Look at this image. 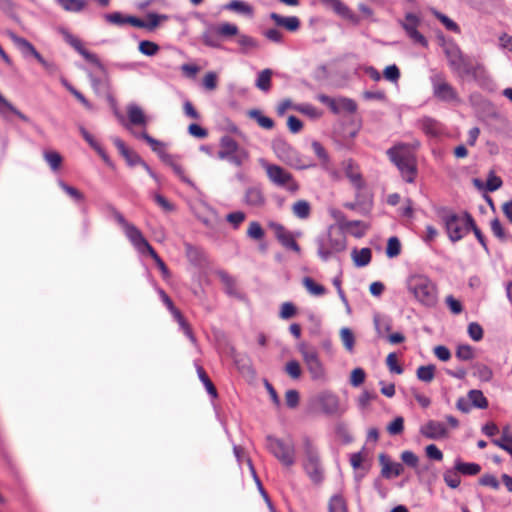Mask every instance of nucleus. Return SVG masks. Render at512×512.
<instances>
[{"instance_id":"49530a36","label":"nucleus","mask_w":512,"mask_h":512,"mask_svg":"<svg viewBox=\"0 0 512 512\" xmlns=\"http://www.w3.org/2000/svg\"><path fill=\"white\" fill-rule=\"evenodd\" d=\"M473 369L474 376L478 377L481 381L489 382L493 377L492 369L485 364L475 363Z\"/></svg>"},{"instance_id":"603ef678","label":"nucleus","mask_w":512,"mask_h":512,"mask_svg":"<svg viewBox=\"0 0 512 512\" xmlns=\"http://www.w3.org/2000/svg\"><path fill=\"white\" fill-rule=\"evenodd\" d=\"M434 16L445 26V28L448 31L460 33V27L458 26V24L445 14L438 11H434Z\"/></svg>"},{"instance_id":"ddd939ff","label":"nucleus","mask_w":512,"mask_h":512,"mask_svg":"<svg viewBox=\"0 0 512 512\" xmlns=\"http://www.w3.org/2000/svg\"><path fill=\"white\" fill-rule=\"evenodd\" d=\"M299 350L311 378L313 380L323 379L325 377V368L319 359L317 350L315 348L307 347L306 345H301Z\"/></svg>"},{"instance_id":"aec40b11","label":"nucleus","mask_w":512,"mask_h":512,"mask_svg":"<svg viewBox=\"0 0 512 512\" xmlns=\"http://www.w3.org/2000/svg\"><path fill=\"white\" fill-rule=\"evenodd\" d=\"M342 166L345 176L349 179L355 190L365 188L366 184L360 172L359 166L352 159L344 160Z\"/></svg>"},{"instance_id":"0eeeda50","label":"nucleus","mask_w":512,"mask_h":512,"mask_svg":"<svg viewBox=\"0 0 512 512\" xmlns=\"http://www.w3.org/2000/svg\"><path fill=\"white\" fill-rule=\"evenodd\" d=\"M303 448L305 455L303 468L314 484H321L324 480V470L319 453L309 437L303 439Z\"/></svg>"},{"instance_id":"79ce46f5","label":"nucleus","mask_w":512,"mask_h":512,"mask_svg":"<svg viewBox=\"0 0 512 512\" xmlns=\"http://www.w3.org/2000/svg\"><path fill=\"white\" fill-rule=\"evenodd\" d=\"M468 399L471 405L475 408L486 409L488 407V400L481 390H470L468 392Z\"/></svg>"},{"instance_id":"09e8293b","label":"nucleus","mask_w":512,"mask_h":512,"mask_svg":"<svg viewBox=\"0 0 512 512\" xmlns=\"http://www.w3.org/2000/svg\"><path fill=\"white\" fill-rule=\"evenodd\" d=\"M303 285L308 292L314 296H322L326 293V288L323 285L316 283L310 277H305L303 279Z\"/></svg>"},{"instance_id":"72a5a7b5","label":"nucleus","mask_w":512,"mask_h":512,"mask_svg":"<svg viewBox=\"0 0 512 512\" xmlns=\"http://www.w3.org/2000/svg\"><path fill=\"white\" fill-rule=\"evenodd\" d=\"M351 257L353 259L355 266L365 267L371 262L372 251L370 248L367 247L362 248L360 250L355 248L351 253Z\"/></svg>"},{"instance_id":"5701e85b","label":"nucleus","mask_w":512,"mask_h":512,"mask_svg":"<svg viewBox=\"0 0 512 512\" xmlns=\"http://www.w3.org/2000/svg\"><path fill=\"white\" fill-rule=\"evenodd\" d=\"M112 141L129 166L133 167L143 163L144 160L136 152L130 150L122 139L113 137Z\"/></svg>"},{"instance_id":"c03bdc74","label":"nucleus","mask_w":512,"mask_h":512,"mask_svg":"<svg viewBox=\"0 0 512 512\" xmlns=\"http://www.w3.org/2000/svg\"><path fill=\"white\" fill-rule=\"evenodd\" d=\"M459 474V471H457L454 466L453 468L445 470V472L443 473V480L448 487L456 489L459 487L461 483V478Z\"/></svg>"},{"instance_id":"2f4dec72","label":"nucleus","mask_w":512,"mask_h":512,"mask_svg":"<svg viewBox=\"0 0 512 512\" xmlns=\"http://www.w3.org/2000/svg\"><path fill=\"white\" fill-rule=\"evenodd\" d=\"M127 115L131 124L137 126H146L147 118L143 110L136 104H130L127 107Z\"/></svg>"},{"instance_id":"5fc2aeb1","label":"nucleus","mask_w":512,"mask_h":512,"mask_svg":"<svg viewBox=\"0 0 512 512\" xmlns=\"http://www.w3.org/2000/svg\"><path fill=\"white\" fill-rule=\"evenodd\" d=\"M455 355L462 361H469L475 356L473 347L468 344L458 345Z\"/></svg>"},{"instance_id":"a211bd4d","label":"nucleus","mask_w":512,"mask_h":512,"mask_svg":"<svg viewBox=\"0 0 512 512\" xmlns=\"http://www.w3.org/2000/svg\"><path fill=\"white\" fill-rule=\"evenodd\" d=\"M64 39L65 41L71 46L73 47L88 63L96 66L97 68L103 70L104 69V66L103 64L101 63L99 57L88 51L86 48H84L81 40L77 37H75L74 35H72L71 33L69 32H65L64 33Z\"/></svg>"},{"instance_id":"b1692460","label":"nucleus","mask_w":512,"mask_h":512,"mask_svg":"<svg viewBox=\"0 0 512 512\" xmlns=\"http://www.w3.org/2000/svg\"><path fill=\"white\" fill-rule=\"evenodd\" d=\"M9 37L24 57H34L37 60L41 55L27 39L20 37L13 32L9 33Z\"/></svg>"},{"instance_id":"c9c22d12","label":"nucleus","mask_w":512,"mask_h":512,"mask_svg":"<svg viewBox=\"0 0 512 512\" xmlns=\"http://www.w3.org/2000/svg\"><path fill=\"white\" fill-rule=\"evenodd\" d=\"M56 3L65 11L79 13L85 9L88 0H55Z\"/></svg>"},{"instance_id":"7c9ffc66","label":"nucleus","mask_w":512,"mask_h":512,"mask_svg":"<svg viewBox=\"0 0 512 512\" xmlns=\"http://www.w3.org/2000/svg\"><path fill=\"white\" fill-rule=\"evenodd\" d=\"M244 201L249 206L259 207L265 203V197L260 188L249 187L245 192Z\"/></svg>"},{"instance_id":"c756f323","label":"nucleus","mask_w":512,"mask_h":512,"mask_svg":"<svg viewBox=\"0 0 512 512\" xmlns=\"http://www.w3.org/2000/svg\"><path fill=\"white\" fill-rule=\"evenodd\" d=\"M419 126L426 135L431 137L440 135L442 131L440 123L431 117L420 119Z\"/></svg>"},{"instance_id":"2eb2a0df","label":"nucleus","mask_w":512,"mask_h":512,"mask_svg":"<svg viewBox=\"0 0 512 512\" xmlns=\"http://www.w3.org/2000/svg\"><path fill=\"white\" fill-rule=\"evenodd\" d=\"M420 23L421 20L417 15L414 13H407L404 21L401 22V26L414 44H418L426 48L428 47V41L425 36L418 31Z\"/></svg>"},{"instance_id":"f03ea898","label":"nucleus","mask_w":512,"mask_h":512,"mask_svg":"<svg viewBox=\"0 0 512 512\" xmlns=\"http://www.w3.org/2000/svg\"><path fill=\"white\" fill-rule=\"evenodd\" d=\"M408 291L413 294L418 303L426 308H434L438 303L436 284L427 276L416 274L407 280Z\"/></svg>"},{"instance_id":"7ed1b4c3","label":"nucleus","mask_w":512,"mask_h":512,"mask_svg":"<svg viewBox=\"0 0 512 512\" xmlns=\"http://www.w3.org/2000/svg\"><path fill=\"white\" fill-rule=\"evenodd\" d=\"M271 146L276 157L293 169L306 170L316 166L309 157L302 155L282 137L273 139Z\"/></svg>"},{"instance_id":"f8f14e48","label":"nucleus","mask_w":512,"mask_h":512,"mask_svg":"<svg viewBox=\"0 0 512 512\" xmlns=\"http://www.w3.org/2000/svg\"><path fill=\"white\" fill-rule=\"evenodd\" d=\"M346 249V239L342 233H329L326 240L318 242V255L323 261H328L334 254Z\"/></svg>"},{"instance_id":"e2e57ef3","label":"nucleus","mask_w":512,"mask_h":512,"mask_svg":"<svg viewBox=\"0 0 512 512\" xmlns=\"http://www.w3.org/2000/svg\"><path fill=\"white\" fill-rule=\"evenodd\" d=\"M297 313V308L292 302H284L280 307L279 317L281 319L287 320L295 316Z\"/></svg>"},{"instance_id":"37998d69","label":"nucleus","mask_w":512,"mask_h":512,"mask_svg":"<svg viewBox=\"0 0 512 512\" xmlns=\"http://www.w3.org/2000/svg\"><path fill=\"white\" fill-rule=\"evenodd\" d=\"M328 512H348L347 502L342 495L331 496L328 501Z\"/></svg>"},{"instance_id":"1a4fd4ad","label":"nucleus","mask_w":512,"mask_h":512,"mask_svg":"<svg viewBox=\"0 0 512 512\" xmlns=\"http://www.w3.org/2000/svg\"><path fill=\"white\" fill-rule=\"evenodd\" d=\"M266 446L284 466L291 467L296 462V449L292 440L284 441L274 436L266 437Z\"/></svg>"},{"instance_id":"cd10ccee","label":"nucleus","mask_w":512,"mask_h":512,"mask_svg":"<svg viewBox=\"0 0 512 512\" xmlns=\"http://www.w3.org/2000/svg\"><path fill=\"white\" fill-rule=\"evenodd\" d=\"M465 217V230L467 233L471 230L473 231L476 239L484 249L487 255H490V250L487 244L486 237L482 233V231L479 229V227L476 225L475 220L473 219L472 215L469 212H464Z\"/></svg>"},{"instance_id":"39448f33","label":"nucleus","mask_w":512,"mask_h":512,"mask_svg":"<svg viewBox=\"0 0 512 512\" xmlns=\"http://www.w3.org/2000/svg\"><path fill=\"white\" fill-rule=\"evenodd\" d=\"M219 146L220 149L217 152V157L220 160H225L236 167L243 166L249 160L248 150L241 147L229 135H224L220 138Z\"/></svg>"},{"instance_id":"69168bd1","label":"nucleus","mask_w":512,"mask_h":512,"mask_svg":"<svg viewBox=\"0 0 512 512\" xmlns=\"http://www.w3.org/2000/svg\"><path fill=\"white\" fill-rule=\"evenodd\" d=\"M469 337L474 341H480L483 338L484 331L480 324L477 322H471L467 329Z\"/></svg>"},{"instance_id":"6e6552de","label":"nucleus","mask_w":512,"mask_h":512,"mask_svg":"<svg viewBox=\"0 0 512 512\" xmlns=\"http://www.w3.org/2000/svg\"><path fill=\"white\" fill-rule=\"evenodd\" d=\"M260 163L266 172L267 178L273 185L284 188L292 194L298 192L300 185L289 171L280 165L269 163L263 159Z\"/></svg>"},{"instance_id":"a18cd8bd","label":"nucleus","mask_w":512,"mask_h":512,"mask_svg":"<svg viewBox=\"0 0 512 512\" xmlns=\"http://www.w3.org/2000/svg\"><path fill=\"white\" fill-rule=\"evenodd\" d=\"M43 157L53 171H57L60 168L63 159L57 151L45 150Z\"/></svg>"},{"instance_id":"9d476101","label":"nucleus","mask_w":512,"mask_h":512,"mask_svg":"<svg viewBox=\"0 0 512 512\" xmlns=\"http://www.w3.org/2000/svg\"><path fill=\"white\" fill-rule=\"evenodd\" d=\"M238 34V27L231 23L209 25L201 35L204 45L211 48H221V38L231 37Z\"/></svg>"},{"instance_id":"9b49d317","label":"nucleus","mask_w":512,"mask_h":512,"mask_svg":"<svg viewBox=\"0 0 512 512\" xmlns=\"http://www.w3.org/2000/svg\"><path fill=\"white\" fill-rule=\"evenodd\" d=\"M439 216L444 223L446 232L451 242L455 243L460 241L467 233L465 230V217L448 210L441 209Z\"/></svg>"},{"instance_id":"0e129e2a","label":"nucleus","mask_w":512,"mask_h":512,"mask_svg":"<svg viewBox=\"0 0 512 512\" xmlns=\"http://www.w3.org/2000/svg\"><path fill=\"white\" fill-rule=\"evenodd\" d=\"M503 185V181L500 177L496 176L493 171H490L486 181V189L489 192H494L500 189Z\"/></svg>"},{"instance_id":"6e6d98bb","label":"nucleus","mask_w":512,"mask_h":512,"mask_svg":"<svg viewBox=\"0 0 512 512\" xmlns=\"http://www.w3.org/2000/svg\"><path fill=\"white\" fill-rule=\"evenodd\" d=\"M490 228L493 233V235L498 238L500 241H505L508 238V235L503 228L500 220L495 217L490 221Z\"/></svg>"},{"instance_id":"338daca9","label":"nucleus","mask_w":512,"mask_h":512,"mask_svg":"<svg viewBox=\"0 0 512 512\" xmlns=\"http://www.w3.org/2000/svg\"><path fill=\"white\" fill-rule=\"evenodd\" d=\"M295 109L298 112L303 113L313 119H317L322 115V113L311 104L298 105L295 107Z\"/></svg>"},{"instance_id":"423d86ee","label":"nucleus","mask_w":512,"mask_h":512,"mask_svg":"<svg viewBox=\"0 0 512 512\" xmlns=\"http://www.w3.org/2000/svg\"><path fill=\"white\" fill-rule=\"evenodd\" d=\"M104 19L106 22L116 25V26H124L126 24L132 25L138 28H144L148 31H153L159 24L161 19H166L165 15H159L156 13H149L147 15V21L142 20L136 16L132 15H124L121 12H112L104 14Z\"/></svg>"},{"instance_id":"e433bc0d","label":"nucleus","mask_w":512,"mask_h":512,"mask_svg":"<svg viewBox=\"0 0 512 512\" xmlns=\"http://www.w3.org/2000/svg\"><path fill=\"white\" fill-rule=\"evenodd\" d=\"M162 161L172 168L173 172L181 179V181L192 184L190 179L186 177L183 167L175 160V156L171 154L163 155Z\"/></svg>"},{"instance_id":"f257e3e1","label":"nucleus","mask_w":512,"mask_h":512,"mask_svg":"<svg viewBox=\"0 0 512 512\" xmlns=\"http://www.w3.org/2000/svg\"><path fill=\"white\" fill-rule=\"evenodd\" d=\"M389 160L398 168L403 180L413 183L417 176V161L408 145L398 143L386 151Z\"/></svg>"},{"instance_id":"13d9d810","label":"nucleus","mask_w":512,"mask_h":512,"mask_svg":"<svg viewBox=\"0 0 512 512\" xmlns=\"http://www.w3.org/2000/svg\"><path fill=\"white\" fill-rule=\"evenodd\" d=\"M265 235L264 229L257 221H252L247 230V236L253 240H261Z\"/></svg>"},{"instance_id":"680f3d73","label":"nucleus","mask_w":512,"mask_h":512,"mask_svg":"<svg viewBox=\"0 0 512 512\" xmlns=\"http://www.w3.org/2000/svg\"><path fill=\"white\" fill-rule=\"evenodd\" d=\"M139 51L146 56H154L159 51V46L155 42L143 40L139 43Z\"/></svg>"},{"instance_id":"20e7f679","label":"nucleus","mask_w":512,"mask_h":512,"mask_svg":"<svg viewBox=\"0 0 512 512\" xmlns=\"http://www.w3.org/2000/svg\"><path fill=\"white\" fill-rule=\"evenodd\" d=\"M444 53L451 70L460 77L472 76L476 78L483 70L481 64L473 65L470 58L464 55L459 46L455 43H448L444 47Z\"/></svg>"},{"instance_id":"a878e982","label":"nucleus","mask_w":512,"mask_h":512,"mask_svg":"<svg viewBox=\"0 0 512 512\" xmlns=\"http://www.w3.org/2000/svg\"><path fill=\"white\" fill-rule=\"evenodd\" d=\"M379 461L382 465L381 474L384 478L398 477L404 472L403 465L398 462H391L386 454H380Z\"/></svg>"},{"instance_id":"4468645a","label":"nucleus","mask_w":512,"mask_h":512,"mask_svg":"<svg viewBox=\"0 0 512 512\" xmlns=\"http://www.w3.org/2000/svg\"><path fill=\"white\" fill-rule=\"evenodd\" d=\"M433 95L443 102L458 101V93L455 88L449 84L442 73H437L431 78Z\"/></svg>"},{"instance_id":"ea45409f","label":"nucleus","mask_w":512,"mask_h":512,"mask_svg":"<svg viewBox=\"0 0 512 512\" xmlns=\"http://www.w3.org/2000/svg\"><path fill=\"white\" fill-rule=\"evenodd\" d=\"M273 71L269 68H266L258 73L255 86L263 91L268 92L271 88V77H272Z\"/></svg>"},{"instance_id":"bf43d9fd","label":"nucleus","mask_w":512,"mask_h":512,"mask_svg":"<svg viewBox=\"0 0 512 512\" xmlns=\"http://www.w3.org/2000/svg\"><path fill=\"white\" fill-rule=\"evenodd\" d=\"M317 99L321 103L327 105L334 114L340 113L339 98H332L325 94H319Z\"/></svg>"},{"instance_id":"8fccbe9b","label":"nucleus","mask_w":512,"mask_h":512,"mask_svg":"<svg viewBox=\"0 0 512 512\" xmlns=\"http://www.w3.org/2000/svg\"><path fill=\"white\" fill-rule=\"evenodd\" d=\"M197 372H198L199 379L201 380V382L203 383V385L206 388L207 393L211 397L216 398L218 396L217 390H216L214 384L212 383V381L210 380V378L208 377V375L206 374V372L204 371V369L199 366L197 369Z\"/></svg>"},{"instance_id":"393cba45","label":"nucleus","mask_w":512,"mask_h":512,"mask_svg":"<svg viewBox=\"0 0 512 512\" xmlns=\"http://www.w3.org/2000/svg\"><path fill=\"white\" fill-rule=\"evenodd\" d=\"M321 2L326 7L331 8L339 16L348 19L354 23L358 22L359 19L355 15V13L341 0H321Z\"/></svg>"},{"instance_id":"a19ab883","label":"nucleus","mask_w":512,"mask_h":512,"mask_svg":"<svg viewBox=\"0 0 512 512\" xmlns=\"http://www.w3.org/2000/svg\"><path fill=\"white\" fill-rule=\"evenodd\" d=\"M137 137L143 139L147 144H149L151 149L158 154L161 160L163 155H169V153L163 149L164 144L150 136L147 132H142L141 134L137 135Z\"/></svg>"},{"instance_id":"4be33fe9","label":"nucleus","mask_w":512,"mask_h":512,"mask_svg":"<svg viewBox=\"0 0 512 512\" xmlns=\"http://www.w3.org/2000/svg\"><path fill=\"white\" fill-rule=\"evenodd\" d=\"M140 254H148L155 261L158 269L161 271L164 279L170 277V271L165 262L159 257L155 249L145 239L141 244L135 248Z\"/></svg>"},{"instance_id":"412c9836","label":"nucleus","mask_w":512,"mask_h":512,"mask_svg":"<svg viewBox=\"0 0 512 512\" xmlns=\"http://www.w3.org/2000/svg\"><path fill=\"white\" fill-rule=\"evenodd\" d=\"M272 228L274 229L277 240L283 247L297 253L300 252V246L295 241L290 231L286 230L285 227L279 223H273Z\"/></svg>"},{"instance_id":"052dcab7","label":"nucleus","mask_w":512,"mask_h":512,"mask_svg":"<svg viewBox=\"0 0 512 512\" xmlns=\"http://www.w3.org/2000/svg\"><path fill=\"white\" fill-rule=\"evenodd\" d=\"M341 340L343 342L344 347L349 351L352 352L354 349V335L352 331L349 328H342L340 331Z\"/></svg>"},{"instance_id":"864d4df0","label":"nucleus","mask_w":512,"mask_h":512,"mask_svg":"<svg viewBox=\"0 0 512 512\" xmlns=\"http://www.w3.org/2000/svg\"><path fill=\"white\" fill-rule=\"evenodd\" d=\"M227 8L229 10H232V11H235V12H238V13H241V14H246V15H252V13H253L252 7L250 5H248L247 3H245L244 1H241V0H233V1H231L227 5Z\"/></svg>"},{"instance_id":"bb28decb","label":"nucleus","mask_w":512,"mask_h":512,"mask_svg":"<svg viewBox=\"0 0 512 512\" xmlns=\"http://www.w3.org/2000/svg\"><path fill=\"white\" fill-rule=\"evenodd\" d=\"M270 19L276 26L285 28L287 31L295 32L300 28L301 22L297 16H282L276 12L270 13Z\"/></svg>"},{"instance_id":"4d7b16f0","label":"nucleus","mask_w":512,"mask_h":512,"mask_svg":"<svg viewBox=\"0 0 512 512\" xmlns=\"http://www.w3.org/2000/svg\"><path fill=\"white\" fill-rule=\"evenodd\" d=\"M401 252V243L395 236L390 237L386 247V255L389 258L397 257Z\"/></svg>"},{"instance_id":"de8ad7c7","label":"nucleus","mask_w":512,"mask_h":512,"mask_svg":"<svg viewBox=\"0 0 512 512\" xmlns=\"http://www.w3.org/2000/svg\"><path fill=\"white\" fill-rule=\"evenodd\" d=\"M435 369L432 364L420 366L416 371L417 378L422 382L429 383L435 377Z\"/></svg>"},{"instance_id":"dca6fc26","label":"nucleus","mask_w":512,"mask_h":512,"mask_svg":"<svg viewBox=\"0 0 512 512\" xmlns=\"http://www.w3.org/2000/svg\"><path fill=\"white\" fill-rule=\"evenodd\" d=\"M315 402L326 415L341 414L344 411L341 409L339 397L329 391H324L317 395Z\"/></svg>"},{"instance_id":"473e14b6","label":"nucleus","mask_w":512,"mask_h":512,"mask_svg":"<svg viewBox=\"0 0 512 512\" xmlns=\"http://www.w3.org/2000/svg\"><path fill=\"white\" fill-rule=\"evenodd\" d=\"M373 205L372 197H364L363 200L354 201V202H346L344 207L350 210H356L361 215H368L371 212Z\"/></svg>"},{"instance_id":"f3484780","label":"nucleus","mask_w":512,"mask_h":512,"mask_svg":"<svg viewBox=\"0 0 512 512\" xmlns=\"http://www.w3.org/2000/svg\"><path fill=\"white\" fill-rule=\"evenodd\" d=\"M113 218L123 228L126 237L135 248L145 240L140 229L128 222L121 212L113 210Z\"/></svg>"},{"instance_id":"58836bf2","label":"nucleus","mask_w":512,"mask_h":512,"mask_svg":"<svg viewBox=\"0 0 512 512\" xmlns=\"http://www.w3.org/2000/svg\"><path fill=\"white\" fill-rule=\"evenodd\" d=\"M292 213L299 219H307L311 214V205L307 200H298L292 205Z\"/></svg>"},{"instance_id":"4c0bfd02","label":"nucleus","mask_w":512,"mask_h":512,"mask_svg":"<svg viewBox=\"0 0 512 512\" xmlns=\"http://www.w3.org/2000/svg\"><path fill=\"white\" fill-rule=\"evenodd\" d=\"M247 114L251 119H254L263 129L271 130L275 125L272 118L263 115V113L258 109H251Z\"/></svg>"},{"instance_id":"6ab92c4d","label":"nucleus","mask_w":512,"mask_h":512,"mask_svg":"<svg viewBox=\"0 0 512 512\" xmlns=\"http://www.w3.org/2000/svg\"><path fill=\"white\" fill-rule=\"evenodd\" d=\"M420 433L427 439L439 440L447 437L448 431L446 426L439 421L429 420L420 427Z\"/></svg>"},{"instance_id":"3c124183","label":"nucleus","mask_w":512,"mask_h":512,"mask_svg":"<svg viewBox=\"0 0 512 512\" xmlns=\"http://www.w3.org/2000/svg\"><path fill=\"white\" fill-rule=\"evenodd\" d=\"M58 185L68 196H70L76 202H82L84 200V195L78 189L68 185L63 180H59Z\"/></svg>"},{"instance_id":"f704fd0d","label":"nucleus","mask_w":512,"mask_h":512,"mask_svg":"<svg viewBox=\"0 0 512 512\" xmlns=\"http://www.w3.org/2000/svg\"><path fill=\"white\" fill-rule=\"evenodd\" d=\"M454 465L455 469L463 475L474 476L481 471V466L479 464L473 462H463L460 458L455 460Z\"/></svg>"},{"instance_id":"c85d7f7f","label":"nucleus","mask_w":512,"mask_h":512,"mask_svg":"<svg viewBox=\"0 0 512 512\" xmlns=\"http://www.w3.org/2000/svg\"><path fill=\"white\" fill-rule=\"evenodd\" d=\"M311 147H312L315 155L321 161V167L325 171L329 172L331 175H333V176L336 175V172L332 171L330 169V157L328 155V152L324 148V146L320 142H318V141H313L312 144H311Z\"/></svg>"},{"instance_id":"774afa93","label":"nucleus","mask_w":512,"mask_h":512,"mask_svg":"<svg viewBox=\"0 0 512 512\" xmlns=\"http://www.w3.org/2000/svg\"><path fill=\"white\" fill-rule=\"evenodd\" d=\"M404 430V419L401 416L396 417L388 426L387 431L390 435H399Z\"/></svg>"}]
</instances>
